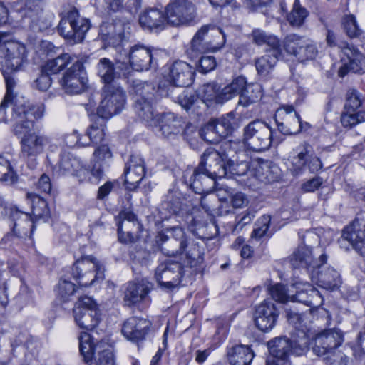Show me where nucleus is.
Wrapping results in <instances>:
<instances>
[{
    "instance_id": "f257e3e1",
    "label": "nucleus",
    "mask_w": 365,
    "mask_h": 365,
    "mask_svg": "<svg viewBox=\"0 0 365 365\" xmlns=\"http://www.w3.org/2000/svg\"><path fill=\"white\" fill-rule=\"evenodd\" d=\"M13 132L21 136V155L28 160V166L34 169L37 165L36 157L41 154L51 143V138L39 132L33 131L34 120L41 118L44 112L42 106L18 102L13 110Z\"/></svg>"
},
{
    "instance_id": "f03ea898",
    "label": "nucleus",
    "mask_w": 365,
    "mask_h": 365,
    "mask_svg": "<svg viewBox=\"0 0 365 365\" xmlns=\"http://www.w3.org/2000/svg\"><path fill=\"white\" fill-rule=\"evenodd\" d=\"M229 146V143H225L219 150L208 148L204 152L190 180V187L195 193L208 192L210 190V185H214L217 178L226 177V168L231 152H226Z\"/></svg>"
},
{
    "instance_id": "7ed1b4c3",
    "label": "nucleus",
    "mask_w": 365,
    "mask_h": 365,
    "mask_svg": "<svg viewBox=\"0 0 365 365\" xmlns=\"http://www.w3.org/2000/svg\"><path fill=\"white\" fill-rule=\"evenodd\" d=\"M118 52L117 67L122 69V74L124 76L129 73L130 68L137 71L156 68L163 53L160 49L140 43L131 46L128 51L122 49Z\"/></svg>"
},
{
    "instance_id": "20e7f679",
    "label": "nucleus",
    "mask_w": 365,
    "mask_h": 365,
    "mask_svg": "<svg viewBox=\"0 0 365 365\" xmlns=\"http://www.w3.org/2000/svg\"><path fill=\"white\" fill-rule=\"evenodd\" d=\"M130 93L134 99L133 109L138 117L148 126L157 125L160 121V115L154 108L156 101L154 86L140 80H135Z\"/></svg>"
},
{
    "instance_id": "39448f33",
    "label": "nucleus",
    "mask_w": 365,
    "mask_h": 365,
    "mask_svg": "<svg viewBox=\"0 0 365 365\" xmlns=\"http://www.w3.org/2000/svg\"><path fill=\"white\" fill-rule=\"evenodd\" d=\"M309 337L305 331H299L291 339L278 337L268 342L270 354L275 359L267 361V365H291L288 360L291 354L301 356L309 348Z\"/></svg>"
},
{
    "instance_id": "423d86ee",
    "label": "nucleus",
    "mask_w": 365,
    "mask_h": 365,
    "mask_svg": "<svg viewBox=\"0 0 365 365\" xmlns=\"http://www.w3.org/2000/svg\"><path fill=\"white\" fill-rule=\"evenodd\" d=\"M309 240L317 242L319 236L313 232L307 231L302 239L301 245L289 257V262L294 269H306L310 276L311 272L316 269L317 266L327 263L328 255L321 247L313 250L309 244Z\"/></svg>"
},
{
    "instance_id": "0eeeda50",
    "label": "nucleus",
    "mask_w": 365,
    "mask_h": 365,
    "mask_svg": "<svg viewBox=\"0 0 365 365\" xmlns=\"http://www.w3.org/2000/svg\"><path fill=\"white\" fill-rule=\"evenodd\" d=\"M245 145L255 152L268 150L280 143L277 132L264 121L256 120L249 123L243 129Z\"/></svg>"
},
{
    "instance_id": "6e6552de",
    "label": "nucleus",
    "mask_w": 365,
    "mask_h": 365,
    "mask_svg": "<svg viewBox=\"0 0 365 365\" xmlns=\"http://www.w3.org/2000/svg\"><path fill=\"white\" fill-rule=\"evenodd\" d=\"M225 42V34L219 27L203 25L192 38L187 53L196 56L206 52H215L221 48Z\"/></svg>"
},
{
    "instance_id": "1a4fd4ad",
    "label": "nucleus",
    "mask_w": 365,
    "mask_h": 365,
    "mask_svg": "<svg viewBox=\"0 0 365 365\" xmlns=\"http://www.w3.org/2000/svg\"><path fill=\"white\" fill-rule=\"evenodd\" d=\"M90 27V21L81 17L77 9L72 8L62 16L58 32L70 43H78L83 41Z\"/></svg>"
},
{
    "instance_id": "9d476101",
    "label": "nucleus",
    "mask_w": 365,
    "mask_h": 365,
    "mask_svg": "<svg viewBox=\"0 0 365 365\" xmlns=\"http://www.w3.org/2000/svg\"><path fill=\"white\" fill-rule=\"evenodd\" d=\"M168 236L178 243V248L168 251L170 255L185 253L187 262L190 268L196 267L203 262V252L200 246L189 238L180 227H171L166 229Z\"/></svg>"
},
{
    "instance_id": "9b49d317",
    "label": "nucleus",
    "mask_w": 365,
    "mask_h": 365,
    "mask_svg": "<svg viewBox=\"0 0 365 365\" xmlns=\"http://www.w3.org/2000/svg\"><path fill=\"white\" fill-rule=\"evenodd\" d=\"M26 49L24 44L9 39V35L0 32V66L11 71L21 70L26 62Z\"/></svg>"
},
{
    "instance_id": "f8f14e48",
    "label": "nucleus",
    "mask_w": 365,
    "mask_h": 365,
    "mask_svg": "<svg viewBox=\"0 0 365 365\" xmlns=\"http://www.w3.org/2000/svg\"><path fill=\"white\" fill-rule=\"evenodd\" d=\"M103 98L97 109V113L102 118H110L119 113L125 104V93L116 85H105Z\"/></svg>"
},
{
    "instance_id": "ddd939ff",
    "label": "nucleus",
    "mask_w": 365,
    "mask_h": 365,
    "mask_svg": "<svg viewBox=\"0 0 365 365\" xmlns=\"http://www.w3.org/2000/svg\"><path fill=\"white\" fill-rule=\"evenodd\" d=\"M186 267L181 263L171 259H168L160 264L155 270V279L160 287L170 291L180 285L181 278L185 274Z\"/></svg>"
},
{
    "instance_id": "4468645a",
    "label": "nucleus",
    "mask_w": 365,
    "mask_h": 365,
    "mask_svg": "<svg viewBox=\"0 0 365 365\" xmlns=\"http://www.w3.org/2000/svg\"><path fill=\"white\" fill-rule=\"evenodd\" d=\"M103 266L92 256H88L76 262L72 267L73 277L83 287L91 285L98 279H103Z\"/></svg>"
},
{
    "instance_id": "2eb2a0df",
    "label": "nucleus",
    "mask_w": 365,
    "mask_h": 365,
    "mask_svg": "<svg viewBox=\"0 0 365 365\" xmlns=\"http://www.w3.org/2000/svg\"><path fill=\"white\" fill-rule=\"evenodd\" d=\"M73 314L79 327L92 330L99 323L101 314L96 303L89 297H81L73 308Z\"/></svg>"
},
{
    "instance_id": "dca6fc26",
    "label": "nucleus",
    "mask_w": 365,
    "mask_h": 365,
    "mask_svg": "<svg viewBox=\"0 0 365 365\" xmlns=\"http://www.w3.org/2000/svg\"><path fill=\"white\" fill-rule=\"evenodd\" d=\"M168 24L173 26L190 25L196 18L195 5L189 0H171L165 8Z\"/></svg>"
},
{
    "instance_id": "f3484780",
    "label": "nucleus",
    "mask_w": 365,
    "mask_h": 365,
    "mask_svg": "<svg viewBox=\"0 0 365 365\" xmlns=\"http://www.w3.org/2000/svg\"><path fill=\"white\" fill-rule=\"evenodd\" d=\"M274 120L278 130L284 135L297 134L304 128L300 116L292 106L279 108L276 110Z\"/></svg>"
},
{
    "instance_id": "a211bd4d",
    "label": "nucleus",
    "mask_w": 365,
    "mask_h": 365,
    "mask_svg": "<svg viewBox=\"0 0 365 365\" xmlns=\"http://www.w3.org/2000/svg\"><path fill=\"white\" fill-rule=\"evenodd\" d=\"M83 75V63L78 60L75 61L59 81L63 90L70 95L81 93L87 82Z\"/></svg>"
},
{
    "instance_id": "6ab92c4d",
    "label": "nucleus",
    "mask_w": 365,
    "mask_h": 365,
    "mask_svg": "<svg viewBox=\"0 0 365 365\" xmlns=\"http://www.w3.org/2000/svg\"><path fill=\"white\" fill-rule=\"evenodd\" d=\"M344 341V335L338 329H330L317 334L313 351L318 356H329L341 346Z\"/></svg>"
},
{
    "instance_id": "aec40b11",
    "label": "nucleus",
    "mask_w": 365,
    "mask_h": 365,
    "mask_svg": "<svg viewBox=\"0 0 365 365\" xmlns=\"http://www.w3.org/2000/svg\"><path fill=\"white\" fill-rule=\"evenodd\" d=\"M279 314V312L272 302L264 300L255 308V324L261 331L269 332L275 327Z\"/></svg>"
},
{
    "instance_id": "412c9836",
    "label": "nucleus",
    "mask_w": 365,
    "mask_h": 365,
    "mask_svg": "<svg viewBox=\"0 0 365 365\" xmlns=\"http://www.w3.org/2000/svg\"><path fill=\"white\" fill-rule=\"evenodd\" d=\"M348 242L359 254L365 255V220L356 219L342 232L339 243Z\"/></svg>"
},
{
    "instance_id": "4be33fe9",
    "label": "nucleus",
    "mask_w": 365,
    "mask_h": 365,
    "mask_svg": "<svg viewBox=\"0 0 365 365\" xmlns=\"http://www.w3.org/2000/svg\"><path fill=\"white\" fill-rule=\"evenodd\" d=\"M61 175H73L79 182L86 181L89 177V171L79 158L70 153H63L58 165V170Z\"/></svg>"
},
{
    "instance_id": "5701e85b",
    "label": "nucleus",
    "mask_w": 365,
    "mask_h": 365,
    "mask_svg": "<svg viewBox=\"0 0 365 365\" xmlns=\"http://www.w3.org/2000/svg\"><path fill=\"white\" fill-rule=\"evenodd\" d=\"M326 264L317 266L311 272L310 279L312 282L326 289L333 290L341 284L340 274L331 267H326Z\"/></svg>"
},
{
    "instance_id": "b1692460",
    "label": "nucleus",
    "mask_w": 365,
    "mask_h": 365,
    "mask_svg": "<svg viewBox=\"0 0 365 365\" xmlns=\"http://www.w3.org/2000/svg\"><path fill=\"white\" fill-rule=\"evenodd\" d=\"M195 73V68L189 63L177 61L170 67L168 81L176 88L187 87L192 83Z\"/></svg>"
},
{
    "instance_id": "393cba45",
    "label": "nucleus",
    "mask_w": 365,
    "mask_h": 365,
    "mask_svg": "<svg viewBox=\"0 0 365 365\" xmlns=\"http://www.w3.org/2000/svg\"><path fill=\"white\" fill-rule=\"evenodd\" d=\"M342 51L348 61L339 68L338 74L340 77L345 76L349 71L360 74L365 73V56L357 48L346 43Z\"/></svg>"
},
{
    "instance_id": "a878e982",
    "label": "nucleus",
    "mask_w": 365,
    "mask_h": 365,
    "mask_svg": "<svg viewBox=\"0 0 365 365\" xmlns=\"http://www.w3.org/2000/svg\"><path fill=\"white\" fill-rule=\"evenodd\" d=\"M151 326V322L144 318L133 317L128 319L123 324L122 334L133 342L143 340Z\"/></svg>"
},
{
    "instance_id": "bb28decb",
    "label": "nucleus",
    "mask_w": 365,
    "mask_h": 365,
    "mask_svg": "<svg viewBox=\"0 0 365 365\" xmlns=\"http://www.w3.org/2000/svg\"><path fill=\"white\" fill-rule=\"evenodd\" d=\"M153 289V284L146 279L127 283L123 299L127 305L130 306L144 300H150L148 294Z\"/></svg>"
},
{
    "instance_id": "cd10ccee",
    "label": "nucleus",
    "mask_w": 365,
    "mask_h": 365,
    "mask_svg": "<svg viewBox=\"0 0 365 365\" xmlns=\"http://www.w3.org/2000/svg\"><path fill=\"white\" fill-rule=\"evenodd\" d=\"M125 183L128 188L135 189L145 175V167L143 159L139 155H132L125 164Z\"/></svg>"
},
{
    "instance_id": "c85d7f7f",
    "label": "nucleus",
    "mask_w": 365,
    "mask_h": 365,
    "mask_svg": "<svg viewBox=\"0 0 365 365\" xmlns=\"http://www.w3.org/2000/svg\"><path fill=\"white\" fill-rule=\"evenodd\" d=\"M10 220L13 222L12 233L17 237H26L32 232L34 219L29 213L21 212L16 207L11 209Z\"/></svg>"
},
{
    "instance_id": "c756f323",
    "label": "nucleus",
    "mask_w": 365,
    "mask_h": 365,
    "mask_svg": "<svg viewBox=\"0 0 365 365\" xmlns=\"http://www.w3.org/2000/svg\"><path fill=\"white\" fill-rule=\"evenodd\" d=\"M139 23L144 29L158 31L163 30L168 24L167 15L165 16L159 9H150L140 16Z\"/></svg>"
},
{
    "instance_id": "7c9ffc66",
    "label": "nucleus",
    "mask_w": 365,
    "mask_h": 365,
    "mask_svg": "<svg viewBox=\"0 0 365 365\" xmlns=\"http://www.w3.org/2000/svg\"><path fill=\"white\" fill-rule=\"evenodd\" d=\"M160 121L155 127H159L162 135L169 138L171 135H177L183 130L182 121L174 113H165L159 117Z\"/></svg>"
},
{
    "instance_id": "2f4dec72",
    "label": "nucleus",
    "mask_w": 365,
    "mask_h": 365,
    "mask_svg": "<svg viewBox=\"0 0 365 365\" xmlns=\"http://www.w3.org/2000/svg\"><path fill=\"white\" fill-rule=\"evenodd\" d=\"M227 355L231 365H250L254 358L250 348L242 344L229 348Z\"/></svg>"
},
{
    "instance_id": "473e14b6",
    "label": "nucleus",
    "mask_w": 365,
    "mask_h": 365,
    "mask_svg": "<svg viewBox=\"0 0 365 365\" xmlns=\"http://www.w3.org/2000/svg\"><path fill=\"white\" fill-rule=\"evenodd\" d=\"M96 69L98 76L105 85H112L111 82L117 75L123 76L122 69L117 67V63L114 66L112 61L107 58H103L99 60Z\"/></svg>"
},
{
    "instance_id": "72a5a7b5",
    "label": "nucleus",
    "mask_w": 365,
    "mask_h": 365,
    "mask_svg": "<svg viewBox=\"0 0 365 365\" xmlns=\"http://www.w3.org/2000/svg\"><path fill=\"white\" fill-rule=\"evenodd\" d=\"M100 346L102 349L106 346V344L102 341L94 344L91 340L89 334L82 333L79 337V351L86 363L91 361L97 355V346Z\"/></svg>"
},
{
    "instance_id": "f704fd0d",
    "label": "nucleus",
    "mask_w": 365,
    "mask_h": 365,
    "mask_svg": "<svg viewBox=\"0 0 365 365\" xmlns=\"http://www.w3.org/2000/svg\"><path fill=\"white\" fill-rule=\"evenodd\" d=\"M210 123L214 125L215 132L223 139L230 135L237 127V119L233 113H229L221 118L213 119Z\"/></svg>"
},
{
    "instance_id": "c9c22d12",
    "label": "nucleus",
    "mask_w": 365,
    "mask_h": 365,
    "mask_svg": "<svg viewBox=\"0 0 365 365\" xmlns=\"http://www.w3.org/2000/svg\"><path fill=\"white\" fill-rule=\"evenodd\" d=\"M304 289L297 292L296 294L291 297L292 301L302 303L309 307H315L321 304L322 299L317 289L309 284H304Z\"/></svg>"
},
{
    "instance_id": "e433bc0d",
    "label": "nucleus",
    "mask_w": 365,
    "mask_h": 365,
    "mask_svg": "<svg viewBox=\"0 0 365 365\" xmlns=\"http://www.w3.org/2000/svg\"><path fill=\"white\" fill-rule=\"evenodd\" d=\"M170 95L173 101L180 104L183 108L189 109L198 97L191 88H173L170 91Z\"/></svg>"
},
{
    "instance_id": "4c0bfd02",
    "label": "nucleus",
    "mask_w": 365,
    "mask_h": 365,
    "mask_svg": "<svg viewBox=\"0 0 365 365\" xmlns=\"http://www.w3.org/2000/svg\"><path fill=\"white\" fill-rule=\"evenodd\" d=\"M281 56L282 49H279V53L277 54L271 50L269 53L258 58L255 61L257 73L262 76H267L274 69Z\"/></svg>"
},
{
    "instance_id": "58836bf2",
    "label": "nucleus",
    "mask_w": 365,
    "mask_h": 365,
    "mask_svg": "<svg viewBox=\"0 0 365 365\" xmlns=\"http://www.w3.org/2000/svg\"><path fill=\"white\" fill-rule=\"evenodd\" d=\"M252 41L258 46L267 45L270 49L275 52L279 53L281 44L279 38L274 35L267 34L265 31L255 29L252 32Z\"/></svg>"
},
{
    "instance_id": "ea45409f",
    "label": "nucleus",
    "mask_w": 365,
    "mask_h": 365,
    "mask_svg": "<svg viewBox=\"0 0 365 365\" xmlns=\"http://www.w3.org/2000/svg\"><path fill=\"white\" fill-rule=\"evenodd\" d=\"M312 149L311 145L307 143H303L296 148L294 152L297 155L293 157L292 160L293 173L294 175H299L303 172L306 168L307 155Z\"/></svg>"
},
{
    "instance_id": "a19ab883",
    "label": "nucleus",
    "mask_w": 365,
    "mask_h": 365,
    "mask_svg": "<svg viewBox=\"0 0 365 365\" xmlns=\"http://www.w3.org/2000/svg\"><path fill=\"white\" fill-rule=\"evenodd\" d=\"M75 62L73 57L68 53H63L58 57L48 60L43 67V71L51 74H56L64 69L68 64Z\"/></svg>"
},
{
    "instance_id": "79ce46f5",
    "label": "nucleus",
    "mask_w": 365,
    "mask_h": 365,
    "mask_svg": "<svg viewBox=\"0 0 365 365\" xmlns=\"http://www.w3.org/2000/svg\"><path fill=\"white\" fill-rule=\"evenodd\" d=\"M105 121L101 117L94 120L86 129V135L89 138V144H98L102 142L105 137Z\"/></svg>"
},
{
    "instance_id": "37998d69",
    "label": "nucleus",
    "mask_w": 365,
    "mask_h": 365,
    "mask_svg": "<svg viewBox=\"0 0 365 365\" xmlns=\"http://www.w3.org/2000/svg\"><path fill=\"white\" fill-rule=\"evenodd\" d=\"M32 201V215L35 220H47L50 217V210L47 202L38 195L29 194Z\"/></svg>"
},
{
    "instance_id": "c03bdc74",
    "label": "nucleus",
    "mask_w": 365,
    "mask_h": 365,
    "mask_svg": "<svg viewBox=\"0 0 365 365\" xmlns=\"http://www.w3.org/2000/svg\"><path fill=\"white\" fill-rule=\"evenodd\" d=\"M247 86V83L245 77L237 76L235 78L229 85L222 88L223 98L227 101L237 95L240 97L241 94L245 92Z\"/></svg>"
},
{
    "instance_id": "a18cd8bd",
    "label": "nucleus",
    "mask_w": 365,
    "mask_h": 365,
    "mask_svg": "<svg viewBox=\"0 0 365 365\" xmlns=\"http://www.w3.org/2000/svg\"><path fill=\"white\" fill-rule=\"evenodd\" d=\"M202 99L204 102H215L222 103L225 101L223 98V89L220 91L218 84L212 83L204 85L202 89Z\"/></svg>"
},
{
    "instance_id": "49530a36",
    "label": "nucleus",
    "mask_w": 365,
    "mask_h": 365,
    "mask_svg": "<svg viewBox=\"0 0 365 365\" xmlns=\"http://www.w3.org/2000/svg\"><path fill=\"white\" fill-rule=\"evenodd\" d=\"M308 15L309 11L307 9L299 3V0H295L287 19L291 26L299 28L304 23Z\"/></svg>"
},
{
    "instance_id": "de8ad7c7",
    "label": "nucleus",
    "mask_w": 365,
    "mask_h": 365,
    "mask_svg": "<svg viewBox=\"0 0 365 365\" xmlns=\"http://www.w3.org/2000/svg\"><path fill=\"white\" fill-rule=\"evenodd\" d=\"M319 50L317 43L306 37L300 50L297 52L296 58L301 62L312 61L317 58Z\"/></svg>"
},
{
    "instance_id": "09e8293b",
    "label": "nucleus",
    "mask_w": 365,
    "mask_h": 365,
    "mask_svg": "<svg viewBox=\"0 0 365 365\" xmlns=\"http://www.w3.org/2000/svg\"><path fill=\"white\" fill-rule=\"evenodd\" d=\"M262 96L260 87L257 84H247L245 92L239 97L240 105L247 106L258 101Z\"/></svg>"
},
{
    "instance_id": "8fccbe9b",
    "label": "nucleus",
    "mask_w": 365,
    "mask_h": 365,
    "mask_svg": "<svg viewBox=\"0 0 365 365\" xmlns=\"http://www.w3.org/2000/svg\"><path fill=\"white\" fill-rule=\"evenodd\" d=\"M306 37L299 36L295 34L287 35L283 40L282 44L284 50L290 55L296 57L297 52L300 50Z\"/></svg>"
},
{
    "instance_id": "3c124183",
    "label": "nucleus",
    "mask_w": 365,
    "mask_h": 365,
    "mask_svg": "<svg viewBox=\"0 0 365 365\" xmlns=\"http://www.w3.org/2000/svg\"><path fill=\"white\" fill-rule=\"evenodd\" d=\"M271 222L269 215H264L260 217L255 224V228L251 234V238L259 240L264 236L270 237L272 234L269 232Z\"/></svg>"
},
{
    "instance_id": "603ef678",
    "label": "nucleus",
    "mask_w": 365,
    "mask_h": 365,
    "mask_svg": "<svg viewBox=\"0 0 365 365\" xmlns=\"http://www.w3.org/2000/svg\"><path fill=\"white\" fill-rule=\"evenodd\" d=\"M0 180L10 183H14L17 180V174L11 162L2 155H0Z\"/></svg>"
},
{
    "instance_id": "864d4df0",
    "label": "nucleus",
    "mask_w": 365,
    "mask_h": 365,
    "mask_svg": "<svg viewBox=\"0 0 365 365\" xmlns=\"http://www.w3.org/2000/svg\"><path fill=\"white\" fill-rule=\"evenodd\" d=\"M96 349L97 355L93 359V365H115L114 354L107 344L103 349L100 346Z\"/></svg>"
},
{
    "instance_id": "5fc2aeb1",
    "label": "nucleus",
    "mask_w": 365,
    "mask_h": 365,
    "mask_svg": "<svg viewBox=\"0 0 365 365\" xmlns=\"http://www.w3.org/2000/svg\"><path fill=\"white\" fill-rule=\"evenodd\" d=\"M1 69L4 77L6 88L4 98H5L6 101H11L12 102H14L16 100V94L14 93V88H16L17 83L14 75L16 71H11L6 68Z\"/></svg>"
},
{
    "instance_id": "6e6d98bb",
    "label": "nucleus",
    "mask_w": 365,
    "mask_h": 365,
    "mask_svg": "<svg viewBox=\"0 0 365 365\" xmlns=\"http://www.w3.org/2000/svg\"><path fill=\"white\" fill-rule=\"evenodd\" d=\"M364 121H365L364 111L349 112L344 110L341 116V123L344 128H351Z\"/></svg>"
},
{
    "instance_id": "4d7b16f0",
    "label": "nucleus",
    "mask_w": 365,
    "mask_h": 365,
    "mask_svg": "<svg viewBox=\"0 0 365 365\" xmlns=\"http://www.w3.org/2000/svg\"><path fill=\"white\" fill-rule=\"evenodd\" d=\"M361 103L362 100L360 93L355 89H350L347 91L344 105L345 110L358 112L357 109L360 108Z\"/></svg>"
},
{
    "instance_id": "13d9d810",
    "label": "nucleus",
    "mask_w": 365,
    "mask_h": 365,
    "mask_svg": "<svg viewBox=\"0 0 365 365\" xmlns=\"http://www.w3.org/2000/svg\"><path fill=\"white\" fill-rule=\"evenodd\" d=\"M342 24L344 31L350 38L359 37L361 34V30L356 24L354 15H347L344 17Z\"/></svg>"
},
{
    "instance_id": "bf43d9fd",
    "label": "nucleus",
    "mask_w": 365,
    "mask_h": 365,
    "mask_svg": "<svg viewBox=\"0 0 365 365\" xmlns=\"http://www.w3.org/2000/svg\"><path fill=\"white\" fill-rule=\"evenodd\" d=\"M112 158L113 153L109 146L106 144H103L96 147L93 153V160L94 162L104 165L108 163Z\"/></svg>"
},
{
    "instance_id": "052dcab7",
    "label": "nucleus",
    "mask_w": 365,
    "mask_h": 365,
    "mask_svg": "<svg viewBox=\"0 0 365 365\" xmlns=\"http://www.w3.org/2000/svg\"><path fill=\"white\" fill-rule=\"evenodd\" d=\"M56 292L58 296L63 302H66L69 297L72 296L76 292L75 285L70 281L61 279Z\"/></svg>"
},
{
    "instance_id": "680f3d73",
    "label": "nucleus",
    "mask_w": 365,
    "mask_h": 365,
    "mask_svg": "<svg viewBox=\"0 0 365 365\" xmlns=\"http://www.w3.org/2000/svg\"><path fill=\"white\" fill-rule=\"evenodd\" d=\"M201 138L207 143H217L222 140L221 136L215 132L214 125L210 121L200 130Z\"/></svg>"
},
{
    "instance_id": "e2e57ef3",
    "label": "nucleus",
    "mask_w": 365,
    "mask_h": 365,
    "mask_svg": "<svg viewBox=\"0 0 365 365\" xmlns=\"http://www.w3.org/2000/svg\"><path fill=\"white\" fill-rule=\"evenodd\" d=\"M247 163H242L240 164H237L230 158L226 168L227 175L225 178H232L234 175H243L247 173Z\"/></svg>"
},
{
    "instance_id": "0e129e2a",
    "label": "nucleus",
    "mask_w": 365,
    "mask_h": 365,
    "mask_svg": "<svg viewBox=\"0 0 365 365\" xmlns=\"http://www.w3.org/2000/svg\"><path fill=\"white\" fill-rule=\"evenodd\" d=\"M272 299L277 302L284 303L288 300V295L285 287L281 284H275L268 289Z\"/></svg>"
},
{
    "instance_id": "69168bd1",
    "label": "nucleus",
    "mask_w": 365,
    "mask_h": 365,
    "mask_svg": "<svg viewBox=\"0 0 365 365\" xmlns=\"http://www.w3.org/2000/svg\"><path fill=\"white\" fill-rule=\"evenodd\" d=\"M324 359L326 365H349L348 357L341 351L334 352Z\"/></svg>"
},
{
    "instance_id": "338daca9",
    "label": "nucleus",
    "mask_w": 365,
    "mask_h": 365,
    "mask_svg": "<svg viewBox=\"0 0 365 365\" xmlns=\"http://www.w3.org/2000/svg\"><path fill=\"white\" fill-rule=\"evenodd\" d=\"M255 212L251 210H247L242 215H239L237 216L236 220H237L235 227L234 231H240L243 227L252 222L253 218L255 217Z\"/></svg>"
},
{
    "instance_id": "774afa93",
    "label": "nucleus",
    "mask_w": 365,
    "mask_h": 365,
    "mask_svg": "<svg viewBox=\"0 0 365 365\" xmlns=\"http://www.w3.org/2000/svg\"><path fill=\"white\" fill-rule=\"evenodd\" d=\"M216 67L215 58L212 56H202L199 60V71L206 73Z\"/></svg>"
}]
</instances>
